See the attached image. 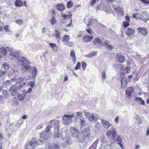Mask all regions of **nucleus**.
<instances>
[{
    "instance_id": "obj_41",
    "label": "nucleus",
    "mask_w": 149,
    "mask_h": 149,
    "mask_svg": "<svg viewBox=\"0 0 149 149\" xmlns=\"http://www.w3.org/2000/svg\"><path fill=\"white\" fill-rule=\"evenodd\" d=\"M80 124L81 125V126H83L85 125V120L83 118L82 119L81 118L80 119Z\"/></svg>"
},
{
    "instance_id": "obj_54",
    "label": "nucleus",
    "mask_w": 149,
    "mask_h": 149,
    "mask_svg": "<svg viewBox=\"0 0 149 149\" xmlns=\"http://www.w3.org/2000/svg\"><path fill=\"white\" fill-rule=\"evenodd\" d=\"M61 16L62 17L64 18V19H65L68 16V15H66L65 14L63 13H62L61 14Z\"/></svg>"
},
{
    "instance_id": "obj_7",
    "label": "nucleus",
    "mask_w": 149,
    "mask_h": 149,
    "mask_svg": "<svg viewBox=\"0 0 149 149\" xmlns=\"http://www.w3.org/2000/svg\"><path fill=\"white\" fill-rule=\"evenodd\" d=\"M90 129L88 128L84 129V131L82 132L84 139H88L89 138L90 135Z\"/></svg>"
},
{
    "instance_id": "obj_29",
    "label": "nucleus",
    "mask_w": 149,
    "mask_h": 149,
    "mask_svg": "<svg viewBox=\"0 0 149 149\" xmlns=\"http://www.w3.org/2000/svg\"><path fill=\"white\" fill-rule=\"evenodd\" d=\"M24 80V78L22 77H21L19 78L17 80V82L20 84L23 83V85H26V83L24 82L23 83Z\"/></svg>"
},
{
    "instance_id": "obj_63",
    "label": "nucleus",
    "mask_w": 149,
    "mask_h": 149,
    "mask_svg": "<svg viewBox=\"0 0 149 149\" xmlns=\"http://www.w3.org/2000/svg\"><path fill=\"white\" fill-rule=\"evenodd\" d=\"M42 127H43V125L40 124L38 126V127L37 129H41L42 128Z\"/></svg>"
},
{
    "instance_id": "obj_53",
    "label": "nucleus",
    "mask_w": 149,
    "mask_h": 149,
    "mask_svg": "<svg viewBox=\"0 0 149 149\" xmlns=\"http://www.w3.org/2000/svg\"><path fill=\"white\" fill-rule=\"evenodd\" d=\"M6 50L7 52L8 51L9 52H13V50L12 48L8 47H6Z\"/></svg>"
},
{
    "instance_id": "obj_4",
    "label": "nucleus",
    "mask_w": 149,
    "mask_h": 149,
    "mask_svg": "<svg viewBox=\"0 0 149 149\" xmlns=\"http://www.w3.org/2000/svg\"><path fill=\"white\" fill-rule=\"evenodd\" d=\"M134 91V88L132 87H130L127 88L125 91L126 97L128 98L132 97V95L133 94Z\"/></svg>"
},
{
    "instance_id": "obj_42",
    "label": "nucleus",
    "mask_w": 149,
    "mask_h": 149,
    "mask_svg": "<svg viewBox=\"0 0 149 149\" xmlns=\"http://www.w3.org/2000/svg\"><path fill=\"white\" fill-rule=\"evenodd\" d=\"M129 23L128 22L124 21L123 22V24L124 28H127L129 25Z\"/></svg>"
},
{
    "instance_id": "obj_17",
    "label": "nucleus",
    "mask_w": 149,
    "mask_h": 149,
    "mask_svg": "<svg viewBox=\"0 0 149 149\" xmlns=\"http://www.w3.org/2000/svg\"><path fill=\"white\" fill-rule=\"evenodd\" d=\"M127 79L125 78H122L121 80V87L125 88L127 84Z\"/></svg>"
},
{
    "instance_id": "obj_49",
    "label": "nucleus",
    "mask_w": 149,
    "mask_h": 149,
    "mask_svg": "<svg viewBox=\"0 0 149 149\" xmlns=\"http://www.w3.org/2000/svg\"><path fill=\"white\" fill-rule=\"evenodd\" d=\"M114 10L115 12H117L120 11L121 10H122V9L120 7H117L116 8H114Z\"/></svg>"
},
{
    "instance_id": "obj_18",
    "label": "nucleus",
    "mask_w": 149,
    "mask_h": 149,
    "mask_svg": "<svg viewBox=\"0 0 149 149\" xmlns=\"http://www.w3.org/2000/svg\"><path fill=\"white\" fill-rule=\"evenodd\" d=\"M110 43V42L109 41H106L104 42V45L105 47L107 48V49L109 50L112 49L113 47V46L111 45H109V43Z\"/></svg>"
},
{
    "instance_id": "obj_8",
    "label": "nucleus",
    "mask_w": 149,
    "mask_h": 149,
    "mask_svg": "<svg viewBox=\"0 0 149 149\" xmlns=\"http://www.w3.org/2000/svg\"><path fill=\"white\" fill-rule=\"evenodd\" d=\"M107 135L108 138L110 137L111 136L113 139H115L117 135L116 133L115 130H113L112 131H109L106 133Z\"/></svg>"
},
{
    "instance_id": "obj_55",
    "label": "nucleus",
    "mask_w": 149,
    "mask_h": 149,
    "mask_svg": "<svg viewBox=\"0 0 149 149\" xmlns=\"http://www.w3.org/2000/svg\"><path fill=\"white\" fill-rule=\"evenodd\" d=\"M143 3L146 4H148L149 3V0H140Z\"/></svg>"
},
{
    "instance_id": "obj_52",
    "label": "nucleus",
    "mask_w": 149,
    "mask_h": 149,
    "mask_svg": "<svg viewBox=\"0 0 149 149\" xmlns=\"http://www.w3.org/2000/svg\"><path fill=\"white\" fill-rule=\"evenodd\" d=\"M106 77V75L105 71H104L102 75V77L103 79H104Z\"/></svg>"
},
{
    "instance_id": "obj_28",
    "label": "nucleus",
    "mask_w": 149,
    "mask_h": 149,
    "mask_svg": "<svg viewBox=\"0 0 149 149\" xmlns=\"http://www.w3.org/2000/svg\"><path fill=\"white\" fill-rule=\"evenodd\" d=\"M74 3L72 1H68L66 6L68 8H72L73 6Z\"/></svg>"
},
{
    "instance_id": "obj_21",
    "label": "nucleus",
    "mask_w": 149,
    "mask_h": 149,
    "mask_svg": "<svg viewBox=\"0 0 149 149\" xmlns=\"http://www.w3.org/2000/svg\"><path fill=\"white\" fill-rule=\"evenodd\" d=\"M18 62L22 63V64L25 63H29L28 60H26L25 57H21L19 59Z\"/></svg>"
},
{
    "instance_id": "obj_59",
    "label": "nucleus",
    "mask_w": 149,
    "mask_h": 149,
    "mask_svg": "<svg viewBox=\"0 0 149 149\" xmlns=\"http://www.w3.org/2000/svg\"><path fill=\"white\" fill-rule=\"evenodd\" d=\"M59 137L58 133H56L54 134V137L55 138H58Z\"/></svg>"
},
{
    "instance_id": "obj_45",
    "label": "nucleus",
    "mask_w": 149,
    "mask_h": 149,
    "mask_svg": "<svg viewBox=\"0 0 149 149\" xmlns=\"http://www.w3.org/2000/svg\"><path fill=\"white\" fill-rule=\"evenodd\" d=\"M123 70H125V72L126 73H127L129 72V71L130 70V68L128 67H125V68L123 69Z\"/></svg>"
},
{
    "instance_id": "obj_39",
    "label": "nucleus",
    "mask_w": 149,
    "mask_h": 149,
    "mask_svg": "<svg viewBox=\"0 0 149 149\" xmlns=\"http://www.w3.org/2000/svg\"><path fill=\"white\" fill-rule=\"evenodd\" d=\"M81 65L80 63L79 62H77V64L74 68V69L76 70H77L78 69H80L81 68Z\"/></svg>"
},
{
    "instance_id": "obj_1",
    "label": "nucleus",
    "mask_w": 149,
    "mask_h": 149,
    "mask_svg": "<svg viewBox=\"0 0 149 149\" xmlns=\"http://www.w3.org/2000/svg\"><path fill=\"white\" fill-rule=\"evenodd\" d=\"M45 132V131L43 130L40 133V137L41 139L37 140L35 138H33L32 139L30 142V145L32 148H34L38 145L41 144L42 143L43 141H45L47 139L46 135L44 134Z\"/></svg>"
},
{
    "instance_id": "obj_14",
    "label": "nucleus",
    "mask_w": 149,
    "mask_h": 149,
    "mask_svg": "<svg viewBox=\"0 0 149 149\" xmlns=\"http://www.w3.org/2000/svg\"><path fill=\"white\" fill-rule=\"evenodd\" d=\"M70 57L71 60L74 63L76 61V57L75 51L73 50H72L70 52Z\"/></svg>"
},
{
    "instance_id": "obj_27",
    "label": "nucleus",
    "mask_w": 149,
    "mask_h": 149,
    "mask_svg": "<svg viewBox=\"0 0 149 149\" xmlns=\"http://www.w3.org/2000/svg\"><path fill=\"white\" fill-rule=\"evenodd\" d=\"M135 100L136 102H140L141 104L142 105H144L145 104V102L142 98L141 97H136L135 99Z\"/></svg>"
},
{
    "instance_id": "obj_48",
    "label": "nucleus",
    "mask_w": 149,
    "mask_h": 149,
    "mask_svg": "<svg viewBox=\"0 0 149 149\" xmlns=\"http://www.w3.org/2000/svg\"><path fill=\"white\" fill-rule=\"evenodd\" d=\"M49 45L53 49L54 48V47H57L56 44L54 43H50L49 44Z\"/></svg>"
},
{
    "instance_id": "obj_47",
    "label": "nucleus",
    "mask_w": 149,
    "mask_h": 149,
    "mask_svg": "<svg viewBox=\"0 0 149 149\" xmlns=\"http://www.w3.org/2000/svg\"><path fill=\"white\" fill-rule=\"evenodd\" d=\"M94 119V117L93 115H90L89 117V120L90 121H91Z\"/></svg>"
},
{
    "instance_id": "obj_40",
    "label": "nucleus",
    "mask_w": 149,
    "mask_h": 149,
    "mask_svg": "<svg viewBox=\"0 0 149 149\" xmlns=\"http://www.w3.org/2000/svg\"><path fill=\"white\" fill-rule=\"evenodd\" d=\"M35 84V81H30L27 83V86H30L31 87H33L34 86Z\"/></svg>"
},
{
    "instance_id": "obj_20",
    "label": "nucleus",
    "mask_w": 149,
    "mask_h": 149,
    "mask_svg": "<svg viewBox=\"0 0 149 149\" xmlns=\"http://www.w3.org/2000/svg\"><path fill=\"white\" fill-rule=\"evenodd\" d=\"M0 53L3 56L6 55L7 54V52L6 50L5 47H2L0 48Z\"/></svg>"
},
{
    "instance_id": "obj_32",
    "label": "nucleus",
    "mask_w": 149,
    "mask_h": 149,
    "mask_svg": "<svg viewBox=\"0 0 149 149\" xmlns=\"http://www.w3.org/2000/svg\"><path fill=\"white\" fill-rule=\"evenodd\" d=\"M50 22L52 25L56 23L57 21L54 16L52 17V19L50 20Z\"/></svg>"
},
{
    "instance_id": "obj_64",
    "label": "nucleus",
    "mask_w": 149,
    "mask_h": 149,
    "mask_svg": "<svg viewBox=\"0 0 149 149\" xmlns=\"http://www.w3.org/2000/svg\"><path fill=\"white\" fill-rule=\"evenodd\" d=\"M24 68L27 70H29L31 68L30 65H28L24 67Z\"/></svg>"
},
{
    "instance_id": "obj_34",
    "label": "nucleus",
    "mask_w": 149,
    "mask_h": 149,
    "mask_svg": "<svg viewBox=\"0 0 149 149\" xmlns=\"http://www.w3.org/2000/svg\"><path fill=\"white\" fill-rule=\"evenodd\" d=\"M117 140L118 141V144L122 148L123 145L122 143V140L121 138L118 136L117 139Z\"/></svg>"
},
{
    "instance_id": "obj_50",
    "label": "nucleus",
    "mask_w": 149,
    "mask_h": 149,
    "mask_svg": "<svg viewBox=\"0 0 149 149\" xmlns=\"http://www.w3.org/2000/svg\"><path fill=\"white\" fill-rule=\"evenodd\" d=\"M133 17L136 19H139V15L138 13H135L133 15Z\"/></svg>"
},
{
    "instance_id": "obj_11",
    "label": "nucleus",
    "mask_w": 149,
    "mask_h": 149,
    "mask_svg": "<svg viewBox=\"0 0 149 149\" xmlns=\"http://www.w3.org/2000/svg\"><path fill=\"white\" fill-rule=\"evenodd\" d=\"M135 31V29L129 27L125 31V33L128 36H130L134 33Z\"/></svg>"
},
{
    "instance_id": "obj_10",
    "label": "nucleus",
    "mask_w": 149,
    "mask_h": 149,
    "mask_svg": "<svg viewBox=\"0 0 149 149\" xmlns=\"http://www.w3.org/2000/svg\"><path fill=\"white\" fill-rule=\"evenodd\" d=\"M27 92L26 91L23 90L22 93L17 94V97L19 100H23Z\"/></svg>"
},
{
    "instance_id": "obj_36",
    "label": "nucleus",
    "mask_w": 149,
    "mask_h": 149,
    "mask_svg": "<svg viewBox=\"0 0 149 149\" xmlns=\"http://www.w3.org/2000/svg\"><path fill=\"white\" fill-rule=\"evenodd\" d=\"M81 65H82V69L84 71L86 69V66H87V64L86 63L84 62V61H82L81 62Z\"/></svg>"
},
{
    "instance_id": "obj_43",
    "label": "nucleus",
    "mask_w": 149,
    "mask_h": 149,
    "mask_svg": "<svg viewBox=\"0 0 149 149\" xmlns=\"http://www.w3.org/2000/svg\"><path fill=\"white\" fill-rule=\"evenodd\" d=\"M65 45H68L70 47H71L73 46V44L72 42L68 41L66 43H65Z\"/></svg>"
},
{
    "instance_id": "obj_56",
    "label": "nucleus",
    "mask_w": 149,
    "mask_h": 149,
    "mask_svg": "<svg viewBox=\"0 0 149 149\" xmlns=\"http://www.w3.org/2000/svg\"><path fill=\"white\" fill-rule=\"evenodd\" d=\"M86 31L89 35H91L93 33V32L91 29H86Z\"/></svg>"
},
{
    "instance_id": "obj_2",
    "label": "nucleus",
    "mask_w": 149,
    "mask_h": 149,
    "mask_svg": "<svg viewBox=\"0 0 149 149\" xmlns=\"http://www.w3.org/2000/svg\"><path fill=\"white\" fill-rule=\"evenodd\" d=\"M74 116V114H72L70 115H65L62 119L63 123L65 125H69L72 122V118Z\"/></svg>"
},
{
    "instance_id": "obj_35",
    "label": "nucleus",
    "mask_w": 149,
    "mask_h": 149,
    "mask_svg": "<svg viewBox=\"0 0 149 149\" xmlns=\"http://www.w3.org/2000/svg\"><path fill=\"white\" fill-rule=\"evenodd\" d=\"M2 94L4 97L7 98L8 97V91L6 90H3L2 91Z\"/></svg>"
},
{
    "instance_id": "obj_22",
    "label": "nucleus",
    "mask_w": 149,
    "mask_h": 149,
    "mask_svg": "<svg viewBox=\"0 0 149 149\" xmlns=\"http://www.w3.org/2000/svg\"><path fill=\"white\" fill-rule=\"evenodd\" d=\"M10 91L13 96L15 95L17 93V90L14 86L12 87L10 89Z\"/></svg>"
},
{
    "instance_id": "obj_19",
    "label": "nucleus",
    "mask_w": 149,
    "mask_h": 149,
    "mask_svg": "<svg viewBox=\"0 0 149 149\" xmlns=\"http://www.w3.org/2000/svg\"><path fill=\"white\" fill-rule=\"evenodd\" d=\"M60 147L54 143L48 146V149H60Z\"/></svg>"
},
{
    "instance_id": "obj_62",
    "label": "nucleus",
    "mask_w": 149,
    "mask_h": 149,
    "mask_svg": "<svg viewBox=\"0 0 149 149\" xmlns=\"http://www.w3.org/2000/svg\"><path fill=\"white\" fill-rule=\"evenodd\" d=\"M84 115L86 116V117H87L88 116H89L90 115V114L88 112H85L84 114Z\"/></svg>"
},
{
    "instance_id": "obj_15",
    "label": "nucleus",
    "mask_w": 149,
    "mask_h": 149,
    "mask_svg": "<svg viewBox=\"0 0 149 149\" xmlns=\"http://www.w3.org/2000/svg\"><path fill=\"white\" fill-rule=\"evenodd\" d=\"M101 121L102 125L105 128L108 129L110 126H112V125L107 121L102 119H101Z\"/></svg>"
},
{
    "instance_id": "obj_46",
    "label": "nucleus",
    "mask_w": 149,
    "mask_h": 149,
    "mask_svg": "<svg viewBox=\"0 0 149 149\" xmlns=\"http://www.w3.org/2000/svg\"><path fill=\"white\" fill-rule=\"evenodd\" d=\"M97 0H91L90 2V4L91 6H93L96 3V2Z\"/></svg>"
},
{
    "instance_id": "obj_57",
    "label": "nucleus",
    "mask_w": 149,
    "mask_h": 149,
    "mask_svg": "<svg viewBox=\"0 0 149 149\" xmlns=\"http://www.w3.org/2000/svg\"><path fill=\"white\" fill-rule=\"evenodd\" d=\"M125 19H126V20L128 22H130V18L128 16H127V15H126V16H125Z\"/></svg>"
},
{
    "instance_id": "obj_26",
    "label": "nucleus",
    "mask_w": 149,
    "mask_h": 149,
    "mask_svg": "<svg viewBox=\"0 0 149 149\" xmlns=\"http://www.w3.org/2000/svg\"><path fill=\"white\" fill-rule=\"evenodd\" d=\"M56 38L60 39L61 38V33L57 29H56L54 31V36Z\"/></svg>"
},
{
    "instance_id": "obj_31",
    "label": "nucleus",
    "mask_w": 149,
    "mask_h": 149,
    "mask_svg": "<svg viewBox=\"0 0 149 149\" xmlns=\"http://www.w3.org/2000/svg\"><path fill=\"white\" fill-rule=\"evenodd\" d=\"M97 52L95 51L91 52L89 54L87 55L86 56L88 57H91L93 56H94L96 55Z\"/></svg>"
},
{
    "instance_id": "obj_12",
    "label": "nucleus",
    "mask_w": 149,
    "mask_h": 149,
    "mask_svg": "<svg viewBox=\"0 0 149 149\" xmlns=\"http://www.w3.org/2000/svg\"><path fill=\"white\" fill-rule=\"evenodd\" d=\"M137 30L139 33H141L143 36H146L148 34L147 31L145 28L139 27L137 29Z\"/></svg>"
},
{
    "instance_id": "obj_23",
    "label": "nucleus",
    "mask_w": 149,
    "mask_h": 149,
    "mask_svg": "<svg viewBox=\"0 0 149 149\" xmlns=\"http://www.w3.org/2000/svg\"><path fill=\"white\" fill-rule=\"evenodd\" d=\"M93 42L95 45H102L103 44L102 42L100 40V39L97 38H94Z\"/></svg>"
},
{
    "instance_id": "obj_24",
    "label": "nucleus",
    "mask_w": 149,
    "mask_h": 149,
    "mask_svg": "<svg viewBox=\"0 0 149 149\" xmlns=\"http://www.w3.org/2000/svg\"><path fill=\"white\" fill-rule=\"evenodd\" d=\"M70 38V36L68 35H65L63 36L62 41L65 44L69 41Z\"/></svg>"
},
{
    "instance_id": "obj_58",
    "label": "nucleus",
    "mask_w": 149,
    "mask_h": 149,
    "mask_svg": "<svg viewBox=\"0 0 149 149\" xmlns=\"http://www.w3.org/2000/svg\"><path fill=\"white\" fill-rule=\"evenodd\" d=\"M76 115L77 116H80L82 117V113L81 112H77L76 113Z\"/></svg>"
},
{
    "instance_id": "obj_13",
    "label": "nucleus",
    "mask_w": 149,
    "mask_h": 149,
    "mask_svg": "<svg viewBox=\"0 0 149 149\" xmlns=\"http://www.w3.org/2000/svg\"><path fill=\"white\" fill-rule=\"evenodd\" d=\"M56 7L58 10L61 12L63 11L65 9V6L62 3L57 4Z\"/></svg>"
},
{
    "instance_id": "obj_60",
    "label": "nucleus",
    "mask_w": 149,
    "mask_h": 149,
    "mask_svg": "<svg viewBox=\"0 0 149 149\" xmlns=\"http://www.w3.org/2000/svg\"><path fill=\"white\" fill-rule=\"evenodd\" d=\"M125 72H122L120 74V77L121 78H123V77H124L125 76Z\"/></svg>"
},
{
    "instance_id": "obj_37",
    "label": "nucleus",
    "mask_w": 149,
    "mask_h": 149,
    "mask_svg": "<svg viewBox=\"0 0 149 149\" xmlns=\"http://www.w3.org/2000/svg\"><path fill=\"white\" fill-rule=\"evenodd\" d=\"M69 16H70V17H69V18L70 19V22L66 26V27H70L71 26L72 24V18H71V17L72 16V15L71 14H69Z\"/></svg>"
},
{
    "instance_id": "obj_33",
    "label": "nucleus",
    "mask_w": 149,
    "mask_h": 149,
    "mask_svg": "<svg viewBox=\"0 0 149 149\" xmlns=\"http://www.w3.org/2000/svg\"><path fill=\"white\" fill-rule=\"evenodd\" d=\"M37 73V69L35 68H33L32 70V74L33 77H35Z\"/></svg>"
},
{
    "instance_id": "obj_51",
    "label": "nucleus",
    "mask_w": 149,
    "mask_h": 149,
    "mask_svg": "<svg viewBox=\"0 0 149 149\" xmlns=\"http://www.w3.org/2000/svg\"><path fill=\"white\" fill-rule=\"evenodd\" d=\"M4 30L6 32H8L9 31V26L8 25H6L4 26Z\"/></svg>"
},
{
    "instance_id": "obj_5",
    "label": "nucleus",
    "mask_w": 149,
    "mask_h": 149,
    "mask_svg": "<svg viewBox=\"0 0 149 149\" xmlns=\"http://www.w3.org/2000/svg\"><path fill=\"white\" fill-rule=\"evenodd\" d=\"M19 53L18 51H15L13 52H10V55L12 60H14L18 59L19 57Z\"/></svg>"
},
{
    "instance_id": "obj_61",
    "label": "nucleus",
    "mask_w": 149,
    "mask_h": 149,
    "mask_svg": "<svg viewBox=\"0 0 149 149\" xmlns=\"http://www.w3.org/2000/svg\"><path fill=\"white\" fill-rule=\"evenodd\" d=\"M32 90V88H31V87L29 88L28 89V90H27V91H26L27 93H30L31 92Z\"/></svg>"
},
{
    "instance_id": "obj_6",
    "label": "nucleus",
    "mask_w": 149,
    "mask_h": 149,
    "mask_svg": "<svg viewBox=\"0 0 149 149\" xmlns=\"http://www.w3.org/2000/svg\"><path fill=\"white\" fill-rule=\"evenodd\" d=\"M115 58L116 60L120 63H123L125 61V58L124 56L120 53H118L116 54Z\"/></svg>"
},
{
    "instance_id": "obj_30",
    "label": "nucleus",
    "mask_w": 149,
    "mask_h": 149,
    "mask_svg": "<svg viewBox=\"0 0 149 149\" xmlns=\"http://www.w3.org/2000/svg\"><path fill=\"white\" fill-rule=\"evenodd\" d=\"M15 4L16 6H21L23 5V3L20 0H16L15 1Z\"/></svg>"
},
{
    "instance_id": "obj_25",
    "label": "nucleus",
    "mask_w": 149,
    "mask_h": 149,
    "mask_svg": "<svg viewBox=\"0 0 149 149\" xmlns=\"http://www.w3.org/2000/svg\"><path fill=\"white\" fill-rule=\"evenodd\" d=\"M149 14L147 13H144L143 14V18L142 19L143 21L146 22L149 20Z\"/></svg>"
},
{
    "instance_id": "obj_3",
    "label": "nucleus",
    "mask_w": 149,
    "mask_h": 149,
    "mask_svg": "<svg viewBox=\"0 0 149 149\" xmlns=\"http://www.w3.org/2000/svg\"><path fill=\"white\" fill-rule=\"evenodd\" d=\"M70 132L72 134V136L74 137H77L79 135V130L73 127H71L69 129Z\"/></svg>"
},
{
    "instance_id": "obj_44",
    "label": "nucleus",
    "mask_w": 149,
    "mask_h": 149,
    "mask_svg": "<svg viewBox=\"0 0 149 149\" xmlns=\"http://www.w3.org/2000/svg\"><path fill=\"white\" fill-rule=\"evenodd\" d=\"M51 127L50 125H48L46 127L45 130V132L46 133H47L49 132L51 129Z\"/></svg>"
},
{
    "instance_id": "obj_16",
    "label": "nucleus",
    "mask_w": 149,
    "mask_h": 149,
    "mask_svg": "<svg viewBox=\"0 0 149 149\" xmlns=\"http://www.w3.org/2000/svg\"><path fill=\"white\" fill-rule=\"evenodd\" d=\"M93 37L92 36H90L88 35L84 36L82 38V40L83 41L85 42H89L91 41L93 39Z\"/></svg>"
},
{
    "instance_id": "obj_38",
    "label": "nucleus",
    "mask_w": 149,
    "mask_h": 149,
    "mask_svg": "<svg viewBox=\"0 0 149 149\" xmlns=\"http://www.w3.org/2000/svg\"><path fill=\"white\" fill-rule=\"evenodd\" d=\"M15 22L18 24L22 25L24 22L23 20L22 19H18L15 21Z\"/></svg>"
},
{
    "instance_id": "obj_9",
    "label": "nucleus",
    "mask_w": 149,
    "mask_h": 149,
    "mask_svg": "<svg viewBox=\"0 0 149 149\" xmlns=\"http://www.w3.org/2000/svg\"><path fill=\"white\" fill-rule=\"evenodd\" d=\"M50 122L52 124V126H53L55 129H57L58 131L60 126L59 125V123L58 120H51Z\"/></svg>"
}]
</instances>
